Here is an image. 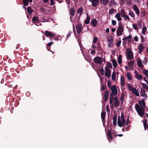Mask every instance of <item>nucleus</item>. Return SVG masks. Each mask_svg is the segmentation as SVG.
<instances>
[{
    "label": "nucleus",
    "instance_id": "obj_1",
    "mask_svg": "<svg viewBox=\"0 0 148 148\" xmlns=\"http://www.w3.org/2000/svg\"><path fill=\"white\" fill-rule=\"evenodd\" d=\"M136 110L139 115L143 117L145 114V108L140 107L138 104L136 103L135 105Z\"/></svg>",
    "mask_w": 148,
    "mask_h": 148
},
{
    "label": "nucleus",
    "instance_id": "obj_2",
    "mask_svg": "<svg viewBox=\"0 0 148 148\" xmlns=\"http://www.w3.org/2000/svg\"><path fill=\"white\" fill-rule=\"evenodd\" d=\"M121 14L122 17H124L126 15L125 12L123 9H121V13L118 12L115 15V17L117 18V20L119 21H121L122 18L121 17Z\"/></svg>",
    "mask_w": 148,
    "mask_h": 148
},
{
    "label": "nucleus",
    "instance_id": "obj_3",
    "mask_svg": "<svg viewBox=\"0 0 148 148\" xmlns=\"http://www.w3.org/2000/svg\"><path fill=\"white\" fill-rule=\"evenodd\" d=\"M126 51H127V59L131 60L133 59L134 56L132 51L129 49H127Z\"/></svg>",
    "mask_w": 148,
    "mask_h": 148
},
{
    "label": "nucleus",
    "instance_id": "obj_4",
    "mask_svg": "<svg viewBox=\"0 0 148 148\" xmlns=\"http://www.w3.org/2000/svg\"><path fill=\"white\" fill-rule=\"evenodd\" d=\"M124 29L123 27L122 24L119 25L118 28L117 30L116 35L117 36H121L122 34V32H123Z\"/></svg>",
    "mask_w": 148,
    "mask_h": 148
},
{
    "label": "nucleus",
    "instance_id": "obj_5",
    "mask_svg": "<svg viewBox=\"0 0 148 148\" xmlns=\"http://www.w3.org/2000/svg\"><path fill=\"white\" fill-rule=\"evenodd\" d=\"M93 61L96 63L99 64H100L102 63V60L101 57L97 56L94 58Z\"/></svg>",
    "mask_w": 148,
    "mask_h": 148
},
{
    "label": "nucleus",
    "instance_id": "obj_6",
    "mask_svg": "<svg viewBox=\"0 0 148 148\" xmlns=\"http://www.w3.org/2000/svg\"><path fill=\"white\" fill-rule=\"evenodd\" d=\"M111 93L114 96H116L117 95L118 91L116 88L114 86H113L111 88Z\"/></svg>",
    "mask_w": 148,
    "mask_h": 148
},
{
    "label": "nucleus",
    "instance_id": "obj_7",
    "mask_svg": "<svg viewBox=\"0 0 148 148\" xmlns=\"http://www.w3.org/2000/svg\"><path fill=\"white\" fill-rule=\"evenodd\" d=\"M105 75L108 77H110L111 71L110 69L108 67H105Z\"/></svg>",
    "mask_w": 148,
    "mask_h": 148
},
{
    "label": "nucleus",
    "instance_id": "obj_8",
    "mask_svg": "<svg viewBox=\"0 0 148 148\" xmlns=\"http://www.w3.org/2000/svg\"><path fill=\"white\" fill-rule=\"evenodd\" d=\"M91 2L92 6L94 7H97L98 5L99 0H89Z\"/></svg>",
    "mask_w": 148,
    "mask_h": 148
},
{
    "label": "nucleus",
    "instance_id": "obj_9",
    "mask_svg": "<svg viewBox=\"0 0 148 148\" xmlns=\"http://www.w3.org/2000/svg\"><path fill=\"white\" fill-rule=\"evenodd\" d=\"M77 32L78 34H80L82 30V24L78 23L76 27Z\"/></svg>",
    "mask_w": 148,
    "mask_h": 148
},
{
    "label": "nucleus",
    "instance_id": "obj_10",
    "mask_svg": "<svg viewBox=\"0 0 148 148\" xmlns=\"http://www.w3.org/2000/svg\"><path fill=\"white\" fill-rule=\"evenodd\" d=\"M45 35L46 36L54 37L55 35L53 33H52L51 32L48 31H45L44 33Z\"/></svg>",
    "mask_w": 148,
    "mask_h": 148
},
{
    "label": "nucleus",
    "instance_id": "obj_11",
    "mask_svg": "<svg viewBox=\"0 0 148 148\" xmlns=\"http://www.w3.org/2000/svg\"><path fill=\"white\" fill-rule=\"evenodd\" d=\"M70 18L71 19L75 15V10L74 8H71L69 10Z\"/></svg>",
    "mask_w": 148,
    "mask_h": 148
},
{
    "label": "nucleus",
    "instance_id": "obj_12",
    "mask_svg": "<svg viewBox=\"0 0 148 148\" xmlns=\"http://www.w3.org/2000/svg\"><path fill=\"white\" fill-rule=\"evenodd\" d=\"M119 101L118 99V98L116 97H114V103L115 106L116 107H118L119 105Z\"/></svg>",
    "mask_w": 148,
    "mask_h": 148
},
{
    "label": "nucleus",
    "instance_id": "obj_13",
    "mask_svg": "<svg viewBox=\"0 0 148 148\" xmlns=\"http://www.w3.org/2000/svg\"><path fill=\"white\" fill-rule=\"evenodd\" d=\"M138 102L140 106V107H143L144 108H145V100L144 99H142L141 101L139 100L138 101Z\"/></svg>",
    "mask_w": 148,
    "mask_h": 148
},
{
    "label": "nucleus",
    "instance_id": "obj_14",
    "mask_svg": "<svg viewBox=\"0 0 148 148\" xmlns=\"http://www.w3.org/2000/svg\"><path fill=\"white\" fill-rule=\"evenodd\" d=\"M106 112L105 111H103L101 113V118L103 124H105V116Z\"/></svg>",
    "mask_w": 148,
    "mask_h": 148
},
{
    "label": "nucleus",
    "instance_id": "obj_15",
    "mask_svg": "<svg viewBox=\"0 0 148 148\" xmlns=\"http://www.w3.org/2000/svg\"><path fill=\"white\" fill-rule=\"evenodd\" d=\"M138 48L139 50L138 52L139 53H141L144 49L143 45L141 43L138 46Z\"/></svg>",
    "mask_w": 148,
    "mask_h": 148
},
{
    "label": "nucleus",
    "instance_id": "obj_16",
    "mask_svg": "<svg viewBox=\"0 0 148 148\" xmlns=\"http://www.w3.org/2000/svg\"><path fill=\"white\" fill-rule=\"evenodd\" d=\"M107 136L108 140L109 141H110V140H113V138L112 135V132L111 130H109L108 131Z\"/></svg>",
    "mask_w": 148,
    "mask_h": 148
},
{
    "label": "nucleus",
    "instance_id": "obj_17",
    "mask_svg": "<svg viewBox=\"0 0 148 148\" xmlns=\"http://www.w3.org/2000/svg\"><path fill=\"white\" fill-rule=\"evenodd\" d=\"M109 92L108 90H106L105 91V92H104V99L105 102L107 101L108 100V98L109 96Z\"/></svg>",
    "mask_w": 148,
    "mask_h": 148
},
{
    "label": "nucleus",
    "instance_id": "obj_18",
    "mask_svg": "<svg viewBox=\"0 0 148 148\" xmlns=\"http://www.w3.org/2000/svg\"><path fill=\"white\" fill-rule=\"evenodd\" d=\"M132 90L131 91L135 95L137 96H139V94L138 92V91L136 88H132Z\"/></svg>",
    "mask_w": 148,
    "mask_h": 148
},
{
    "label": "nucleus",
    "instance_id": "obj_19",
    "mask_svg": "<svg viewBox=\"0 0 148 148\" xmlns=\"http://www.w3.org/2000/svg\"><path fill=\"white\" fill-rule=\"evenodd\" d=\"M124 124H123L122 122L121 121L120 117L118 116V125L120 127H121L123 126Z\"/></svg>",
    "mask_w": 148,
    "mask_h": 148
},
{
    "label": "nucleus",
    "instance_id": "obj_20",
    "mask_svg": "<svg viewBox=\"0 0 148 148\" xmlns=\"http://www.w3.org/2000/svg\"><path fill=\"white\" fill-rule=\"evenodd\" d=\"M133 9L135 11L136 14L138 15L140 13V11L137 6L136 5H134L133 6Z\"/></svg>",
    "mask_w": 148,
    "mask_h": 148
},
{
    "label": "nucleus",
    "instance_id": "obj_21",
    "mask_svg": "<svg viewBox=\"0 0 148 148\" xmlns=\"http://www.w3.org/2000/svg\"><path fill=\"white\" fill-rule=\"evenodd\" d=\"M138 61H137L138 66L139 67L143 68L144 66L142 64L141 60L140 58H138Z\"/></svg>",
    "mask_w": 148,
    "mask_h": 148
},
{
    "label": "nucleus",
    "instance_id": "obj_22",
    "mask_svg": "<svg viewBox=\"0 0 148 148\" xmlns=\"http://www.w3.org/2000/svg\"><path fill=\"white\" fill-rule=\"evenodd\" d=\"M147 120L146 119H143V125L144 127V129L145 130H146L147 127L148 128V124H147Z\"/></svg>",
    "mask_w": 148,
    "mask_h": 148
},
{
    "label": "nucleus",
    "instance_id": "obj_23",
    "mask_svg": "<svg viewBox=\"0 0 148 148\" xmlns=\"http://www.w3.org/2000/svg\"><path fill=\"white\" fill-rule=\"evenodd\" d=\"M125 79L123 76L121 77V84L122 86H124L125 85Z\"/></svg>",
    "mask_w": 148,
    "mask_h": 148
},
{
    "label": "nucleus",
    "instance_id": "obj_24",
    "mask_svg": "<svg viewBox=\"0 0 148 148\" xmlns=\"http://www.w3.org/2000/svg\"><path fill=\"white\" fill-rule=\"evenodd\" d=\"M116 3L115 2L114 0H111L110 1L109 4V6L111 7L112 5L115 6L116 5Z\"/></svg>",
    "mask_w": 148,
    "mask_h": 148
},
{
    "label": "nucleus",
    "instance_id": "obj_25",
    "mask_svg": "<svg viewBox=\"0 0 148 148\" xmlns=\"http://www.w3.org/2000/svg\"><path fill=\"white\" fill-rule=\"evenodd\" d=\"M27 10L28 13L29 14H31L34 11V10L32 8L31 6L28 7L27 8Z\"/></svg>",
    "mask_w": 148,
    "mask_h": 148
},
{
    "label": "nucleus",
    "instance_id": "obj_26",
    "mask_svg": "<svg viewBox=\"0 0 148 148\" xmlns=\"http://www.w3.org/2000/svg\"><path fill=\"white\" fill-rule=\"evenodd\" d=\"M124 115L123 113H121V118L122 120V122L123 124H125V120L124 119Z\"/></svg>",
    "mask_w": 148,
    "mask_h": 148
},
{
    "label": "nucleus",
    "instance_id": "obj_27",
    "mask_svg": "<svg viewBox=\"0 0 148 148\" xmlns=\"http://www.w3.org/2000/svg\"><path fill=\"white\" fill-rule=\"evenodd\" d=\"M117 116L116 115L113 116V124L114 126H115L116 125V121H117Z\"/></svg>",
    "mask_w": 148,
    "mask_h": 148
},
{
    "label": "nucleus",
    "instance_id": "obj_28",
    "mask_svg": "<svg viewBox=\"0 0 148 148\" xmlns=\"http://www.w3.org/2000/svg\"><path fill=\"white\" fill-rule=\"evenodd\" d=\"M114 99V95L112 94H110V101L109 103L110 104H111L113 103V101Z\"/></svg>",
    "mask_w": 148,
    "mask_h": 148
},
{
    "label": "nucleus",
    "instance_id": "obj_29",
    "mask_svg": "<svg viewBox=\"0 0 148 148\" xmlns=\"http://www.w3.org/2000/svg\"><path fill=\"white\" fill-rule=\"evenodd\" d=\"M90 19V18L89 16L88 15H87L86 19L85 20L84 22L86 24H88L89 23Z\"/></svg>",
    "mask_w": 148,
    "mask_h": 148
},
{
    "label": "nucleus",
    "instance_id": "obj_30",
    "mask_svg": "<svg viewBox=\"0 0 148 148\" xmlns=\"http://www.w3.org/2000/svg\"><path fill=\"white\" fill-rule=\"evenodd\" d=\"M112 62L113 64L114 67V68H116L117 65V63L116 60L115 59H113L112 60Z\"/></svg>",
    "mask_w": 148,
    "mask_h": 148
},
{
    "label": "nucleus",
    "instance_id": "obj_31",
    "mask_svg": "<svg viewBox=\"0 0 148 148\" xmlns=\"http://www.w3.org/2000/svg\"><path fill=\"white\" fill-rule=\"evenodd\" d=\"M83 9L82 7H80L77 10V12L80 14V16L81 15L82 13L83 12Z\"/></svg>",
    "mask_w": 148,
    "mask_h": 148
},
{
    "label": "nucleus",
    "instance_id": "obj_32",
    "mask_svg": "<svg viewBox=\"0 0 148 148\" xmlns=\"http://www.w3.org/2000/svg\"><path fill=\"white\" fill-rule=\"evenodd\" d=\"M125 94H124L123 92L121 93V97L120 100L122 102V103H123L124 100V98L125 96Z\"/></svg>",
    "mask_w": 148,
    "mask_h": 148
},
{
    "label": "nucleus",
    "instance_id": "obj_33",
    "mask_svg": "<svg viewBox=\"0 0 148 148\" xmlns=\"http://www.w3.org/2000/svg\"><path fill=\"white\" fill-rule=\"evenodd\" d=\"M97 21L95 19H93L91 21V23L92 24L93 27H95L96 26L97 23Z\"/></svg>",
    "mask_w": 148,
    "mask_h": 148
},
{
    "label": "nucleus",
    "instance_id": "obj_34",
    "mask_svg": "<svg viewBox=\"0 0 148 148\" xmlns=\"http://www.w3.org/2000/svg\"><path fill=\"white\" fill-rule=\"evenodd\" d=\"M122 56L121 55H120L117 59V61L119 64H121L122 63Z\"/></svg>",
    "mask_w": 148,
    "mask_h": 148
},
{
    "label": "nucleus",
    "instance_id": "obj_35",
    "mask_svg": "<svg viewBox=\"0 0 148 148\" xmlns=\"http://www.w3.org/2000/svg\"><path fill=\"white\" fill-rule=\"evenodd\" d=\"M108 42L109 43H113L114 39L112 38V36H110L108 38Z\"/></svg>",
    "mask_w": 148,
    "mask_h": 148
},
{
    "label": "nucleus",
    "instance_id": "obj_36",
    "mask_svg": "<svg viewBox=\"0 0 148 148\" xmlns=\"http://www.w3.org/2000/svg\"><path fill=\"white\" fill-rule=\"evenodd\" d=\"M32 21L35 23H38V18L36 17V16H34L32 19Z\"/></svg>",
    "mask_w": 148,
    "mask_h": 148
},
{
    "label": "nucleus",
    "instance_id": "obj_37",
    "mask_svg": "<svg viewBox=\"0 0 148 148\" xmlns=\"http://www.w3.org/2000/svg\"><path fill=\"white\" fill-rule=\"evenodd\" d=\"M116 76V73L115 72H113L112 75V78L113 81H114L115 80Z\"/></svg>",
    "mask_w": 148,
    "mask_h": 148
},
{
    "label": "nucleus",
    "instance_id": "obj_38",
    "mask_svg": "<svg viewBox=\"0 0 148 148\" xmlns=\"http://www.w3.org/2000/svg\"><path fill=\"white\" fill-rule=\"evenodd\" d=\"M99 70L101 72V74L102 75H104V69L102 66L99 67Z\"/></svg>",
    "mask_w": 148,
    "mask_h": 148
},
{
    "label": "nucleus",
    "instance_id": "obj_39",
    "mask_svg": "<svg viewBox=\"0 0 148 148\" xmlns=\"http://www.w3.org/2000/svg\"><path fill=\"white\" fill-rule=\"evenodd\" d=\"M134 63V61L133 60H131L128 64V65L130 66V67H132L133 66V65Z\"/></svg>",
    "mask_w": 148,
    "mask_h": 148
},
{
    "label": "nucleus",
    "instance_id": "obj_40",
    "mask_svg": "<svg viewBox=\"0 0 148 148\" xmlns=\"http://www.w3.org/2000/svg\"><path fill=\"white\" fill-rule=\"evenodd\" d=\"M136 77L137 79H142V77H143V75H141L140 74L138 75V74L137 73H136Z\"/></svg>",
    "mask_w": 148,
    "mask_h": 148
},
{
    "label": "nucleus",
    "instance_id": "obj_41",
    "mask_svg": "<svg viewBox=\"0 0 148 148\" xmlns=\"http://www.w3.org/2000/svg\"><path fill=\"white\" fill-rule=\"evenodd\" d=\"M127 78L129 80H131L132 78L131 74L129 73H127Z\"/></svg>",
    "mask_w": 148,
    "mask_h": 148
},
{
    "label": "nucleus",
    "instance_id": "obj_42",
    "mask_svg": "<svg viewBox=\"0 0 148 148\" xmlns=\"http://www.w3.org/2000/svg\"><path fill=\"white\" fill-rule=\"evenodd\" d=\"M147 30V27L146 26L143 27L142 28V33L143 35L145 34V32H146Z\"/></svg>",
    "mask_w": 148,
    "mask_h": 148
},
{
    "label": "nucleus",
    "instance_id": "obj_43",
    "mask_svg": "<svg viewBox=\"0 0 148 148\" xmlns=\"http://www.w3.org/2000/svg\"><path fill=\"white\" fill-rule=\"evenodd\" d=\"M23 5L27 6L29 5L28 1L27 0H23Z\"/></svg>",
    "mask_w": 148,
    "mask_h": 148
},
{
    "label": "nucleus",
    "instance_id": "obj_44",
    "mask_svg": "<svg viewBox=\"0 0 148 148\" xmlns=\"http://www.w3.org/2000/svg\"><path fill=\"white\" fill-rule=\"evenodd\" d=\"M107 66H106L105 67H108V68H112V64L111 63L108 62H107Z\"/></svg>",
    "mask_w": 148,
    "mask_h": 148
},
{
    "label": "nucleus",
    "instance_id": "obj_45",
    "mask_svg": "<svg viewBox=\"0 0 148 148\" xmlns=\"http://www.w3.org/2000/svg\"><path fill=\"white\" fill-rule=\"evenodd\" d=\"M129 14L132 18H134L135 17V14L132 11H130Z\"/></svg>",
    "mask_w": 148,
    "mask_h": 148
},
{
    "label": "nucleus",
    "instance_id": "obj_46",
    "mask_svg": "<svg viewBox=\"0 0 148 148\" xmlns=\"http://www.w3.org/2000/svg\"><path fill=\"white\" fill-rule=\"evenodd\" d=\"M141 85H142L143 88L148 90V87L145 84L142 83Z\"/></svg>",
    "mask_w": 148,
    "mask_h": 148
},
{
    "label": "nucleus",
    "instance_id": "obj_47",
    "mask_svg": "<svg viewBox=\"0 0 148 148\" xmlns=\"http://www.w3.org/2000/svg\"><path fill=\"white\" fill-rule=\"evenodd\" d=\"M109 0H104L102 2V3L103 5H106L108 3Z\"/></svg>",
    "mask_w": 148,
    "mask_h": 148
},
{
    "label": "nucleus",
    "instance_id": "obj_48",
    "mask_svg": "<svg viewBox=\"0 0 148 148\" xmlns=\"http://www.w3.org/2000/svg\"><path fill=\"white\" fill-rule=\"evenodd\" d=\"M137 24L139 27L141 28L142 26L141 22L140 21H138L137 22Z\"/></svg>",
    "mask_w": 148,
    "mask_h": 148
},
{
    "label": "nucleus",
    "instance_id": "obj_49",
    "mask_svg": "<svg viewBox=\"0 0 148 148\" xmlns=\"http://www.w3.org/2000/svg\"><path fill=\"white\" fill-rule=\"evenodd\" d=\"M133 27L134 28V29L135 30H137L138 29V27L137 25L135 24H133Z\"/></svg>",
    "mask_w": 148,
    "mask_h": 148
},
{
    "label": "nucleus",
    "instance_id": "obj_50",
    "mask_svg": "<svg viewBox=\"0 0 148 148\" xmlns=\"http://www.w3.org/2000/svg\"><path fill=\"white\" fill-rule=\"evenodd\" d=\"M121 43V41L120 40H119L116 42V45L117 47H119L120 46Z\"/></svg>",
    "mask_w": 148,
    "mask_h": 148
},
{
    "label": "nucleus",
    "instance_id": "obj_51",
    "mask_svg": "<svg viewBox=\"0 0 148 148\" xmlns=\"http://www.w3.org/2000/svg\"><path fill=\"white\" fill-rule=\"evenodd\" d=\"M114 9L112 8L110 9L109 11V13L110 14H112L114 12Z\"/></svg>",
    "mask_w": 148,
    "mask_h": 148
},
{
    "label": "nucleus",
    "instance_id": "obj_52",
    "mask_svg": "<svg viewBox=\"0 0 148 148\" xmlns=\"http://www.w3.org/2000/svg\"><path fill=\"white\" fill-rule=\"evenodd\" d=\"M98 38L96 37H94L93 40V43H95V42L97 41Z\"/></svg>",
    "mask_w": 148,
    "mask_h": 148
},
{
    "label": "nucleus",
    "instance_id": "obj_53",
    "mask_svg": "<svg viewBox=\"0 0 148 148\" xmlns=\"http://www.w3.org/2000/svg\"><path fill=\"white\" fill-rule=\"evenodd\" d=\"M143 73L145 75H147V74H148V71L147 69H145L144 71H143Z\"/></svg>",
    "mask_w": 148,
    "mask_h": 148
},
{
    "label": "nucleus",
    "instance_id": "obj_54",
    "mask_svg": "<svg viewBox=\"0 0 148 148\" xmlns=\"http://www.w3.org/2000/svg\"><path fill=\"white\" fill-rule=\"evenodd\" d=\"M106 89V85H103L101 86V90H103Z\"/></svg>",
    "mask_w": 148,
    "mask_h": 148
},
{
    "label": "nucleus",
    "instance_id": "obj_55",
    "mask_svg": "<svg viewBox=\"0 0 148 148\" xmlns=\"http://www.w3.org/2000/svg\"><path fill=\"white\" fill-rule=\"evenodd\" d=\"M129 116H128L127 119L126 120V125H127L130 122V120L129 119Z\"/></svg>",
    "mask_w": 148,
    "mask_h": 148
},
{
    "label": "nucleus",
    "instance_id": "obj_56",
    "mask_svg": "<svg viewBox=\"0 0 148 148\" xmlns=\"http://www.w3.org/2000/svg\"><path fill=\"white\" fill-rule=\"evenodd\" d=\"M132 38V36L131 35H129L128 36L124 38V39L127 40V39H131Z\"/></svg>",
    "mask_w": 148,
    "mask_h": 148
},
{
    "label": "nucleus",
    "instance_id": "obj_57",
    "mask_svg": "<svg viewBox=\"0 0 148 148\" xmlns=\"http://www.w3.org/2000/svg\"><path fill=\"white\" fill-rule=\"evenodd\" d=\"M127 87L129 89H130L131 91L132 90V88H134L131 86V85L130 84H128Z\"/></svg>",
    "mask_w": 148,
    "mask_h": 148
},
{
    "label": "nucleus",
    "instance_id": "obj_58",
    "mask_svg": "<svg viewBox=\"0 0 148 148\" xmlns=\"http://www.w3.org/2000/svg\"><path fill=\"white\" fill-rule=\"evenodd\" d=\"M55 39L57 40H60L62 39V38L60 36H59L58 37H56L55 38Z\"/></svg>",
    "mask_w": 148,
    "mask_h": 148
},
{
    "label": "nucleus",
    "instance_id": "obj_59",
    "mask_svg": "<svg viewBox=\"0 0 148 148\" xmlns=\"http://www.w3.org/2000/svg\"><path fill=\"white\" fill-rule=\"evenodd\" d=\"M113 45V43H109L108 45V47H112Z\"/></svg>",
    "mask_w": 148,
    "mask_h": 148
},
{
    "label": "nucleus",
    "instance_id": "obj_60",
    "mask_svg": "<svg viewBox=\"0 0 148 148\" xmlns=\"http://www.w3.org/2000/svg\"><path fill=\"white\" fill-rule=\"evenodd\" d=\"M112 24L114 25H115L116 24V21L115 20H112Z\"/></svg>",
    "mask_w": 148,
    "mask_h": 148
},
{
    "label": "nucleus",
    "instance_id": "obj_61",
    "mask_svg": "<svg viewBox=\"0 0 148 148\" xmlns=\"http://www.w3.org/2000/svg\"><path fill=\"white\" fill-rule=\"evenodd\" d=\"M108 86L109 88H110L111 86V83L109 80L108 81Z\"/></svg>",
    "mask_w": 148,
    "mask_h": 148
},
{
    "label": "nucleus",
    "instance_id": "obj_62",
    "mask_svg": "<svg viewBox=\"0 0 148 148\" xmlns=\"http://www.w3.org/2000/svg\"><path fill=\"white\" fill-rule=\"evenodd\" d=\"M124 17V19L125 20L126 19H127L128 20H130V18H129V16H127V15H125Z\"/></svg>",
    "mask_w": 148,
    "mask_h": 148
},
{
    "label": "nucleus",
    "instance_id": "obj_63",
    "mask_svg": "<svg viewBox=\"0 0 148 148\" xmlns=\"http://www.w3.org/2000/svg\"><path fill=\"white\" fill-rule=\"evenodd\" d=\"M141 16L142 17H144L145 16V13L143 12H141Z\"/></svg>",
    "mask_w": 148,
    "mask_h": 148
},
{
    "label": "nucleus",
    "instance_id": "obj_64",
    "mask_svg": "<svg viewBox=\"0 0 148 148\" xmlns=\"http://www.w3.org/2000/svg\"><path fill=\"white\" fill-rule=\"evenodd\" d=\"M53 44V43L52 42H51L47 43V45L49 47H50L51 45L52 44Z\"/></svg>",
    "mask_w": 148,
    "mask_h": 148
}]
</instances>
